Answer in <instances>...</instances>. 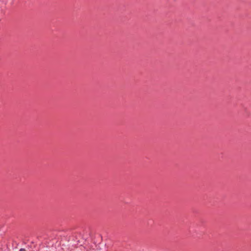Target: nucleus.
I'll return each mask as SVG.
<instances>
[{"label":"nucleus","instance_id":"nucleus-1","mask_svg":"<svg viewBox=\"0 0 251 251\" xmlns=\"http://www.w3.org/2000/svg\"><path fill=\"white\" fill-rule=\"evenodd\" d=\"M84 249V251H97L96 250L93 248H91L89 247H88L87 248L85 247H82Z\"/></svg>","mask_w":251,"mask_h":251},{"label":"nucleus","instance_id":"nucleus-2","mask_svg":"<svg viewBox=\"0 0 251 251\" xmlns=\"http://www.w3.org/2000/svg\"><path fill=\"white\" fill-rule=\"evenodd\" d=\"M19 251H25V249H21Z\"/></svg>","mask_w":251,"mask_h":251}]
</instances>
